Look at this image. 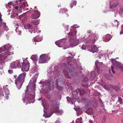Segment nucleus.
I'll return each mask as SVG.
<instances>
[{"label": "nucleus", "mask_w": 123, "mask_h": 123, "mask_svg": "<svg viewBox=\"0 0 123 123\" xmlns=\"http://www.w3.org/2000/svg\"><path fill=\"white\" fill-rule=\"evenodd\" d=\"M39 74V73L37 72L33 76L27 87L25 93L23 94V98L22 99V100L26 105L34 102V91L36 88L35 83Z\"/></svg>", "instance_id": "nucleus-1"}, {"label": "nucleus", "mask_w": 123, "mask_h": 123, "mask_svg": "<svg viewBox=\"0 0 123 123\" xmlns=\"http://www.w3.org/2000/svg\"><path fill=\"white\" fill-rule=\"evenodd\" d=\"M58 69L57 66H55L53 72H52L51 68L48 69V75L49 78L45 81H41L39 83V84L42 85L44 89H45L48 90L50 91L54 89L55 83L52 77H53L54 76H58L60 74V71L58 70Z\"/></svg>", "instance_id": "nucleus-2"}, {"label": "nucleus", "mask_w": 123, "mask_h": 123, "mask_svg": "<svg viewBox=\"0 0 123 123\" xmlns=\"http://www.w3.org/2000/svg\"><path fill=\"white\" fill-rule=\"evenodd\" d=\"M63 25L66 29L65 31L66 34L65 37L66 38H69L70 45L71 46H76L78 45L79 42L78 40L76 39V35L77 31H76L75 28L78 27L79 26L77 25H74L71 26V29L68 30V25H67L65 23L63 24Z\"/></svg>", "instance_id": "nucleus-3"}, {"label": "nucleus", "mask_w": 123, "mask_h": 123, "mask_svg": "<svg viewBox=\"0 0 123 123\" xmlns=\"http://www.w3.org/2000/svg\"><path fill=\"white\" fill-rule=\"evenodd\" d=\"M13 48L12 45L8 43L0 48V64L3 65L8 60V55L13 54Z\"/></svg>", "instance_id": "nucleus-4"}, {"label": "nucleus", "mask_w": 123, "mask_h": 123, "mask_svg": "<svg viewBox=\"0 0 123 123\" xmlns=\"http://www.w3.org/2000/svg\"><path fill=\"white\" fill-rule=\"evenodd\" d=\"M50 105L48 107L47 105H43L44 110H47L48 109H50V112H49L47 113L46 110H43L44 114L43 116L45 117H50L54 112H55L58 115H61L63 113V111L59 109V105H57L56 102L53 101L50 102Z\"/></svg>", "instance_id": "nucleus-5"}, {"label": "nucleus", "mask_w": 123, "mask_h": 123, "mask_svg": "<svg viewBox=\"0 0 123 123\" xmlns=\"http://www.w3.org/2000/svg\"><path fill=\"white\" fill-rule=\"evenodd\" d=\"M25 76L26 73L24 72L20 74L18 77L16 75L14 76V77L15 79V83L18 89L19 90L21 88L24 81Z\"/></svg>", "instance_id": "nucleus-6"}, {"label": "nucleus", "mask_w": 123, "mask_h": 123, "mask_svg": "<svg viewBox=\"0 0 123 123\" xmlns=\"http://www.w3.org/2000/svg\"><path fill=\"white\" fill-rule=\"evenodd\" d=\"M68 40V43H67L66 42V38H63L62 39L59 40L56 42H55V44L57 45L58 47H63L64 45H66L68 47L66 48H63L64 49H67V48L69 47L68 46L70 47H73L74 46H71L70 45V43L69 42V38Z\"/></svg>", "instance_id": "nucleus-7"}, {"label": "nucleus", "mask_w": 123, "mask_h": 123, "mask_svg": "<svg viewBox=\"0 0 123 123\" xmlns=\"http://www.w3.org/2000/svg\"><path fill=\"white\" fill-rule=\"evenodd\" d=\"M25 60L23 58L17 60L13 62L10 65V67L12 68H20L22 66V63L24 62Z\"/></svg>", "instance_id": "nucleus-8"}, {"label": "nucleus", "mask_w": 123, "mask_h": 123, "mask_svg": "<svg viewBox=\"0 0 123 123\" xmlns=\"http://www.w3.org/2000/svg\"><path fill=\"white\" fill-rule=\"evenodd\" d=\"M92 35L91 34L86 38L83 40V42L85 43L88 44H94L95 40L98 39V36L97 35H95V37L93 40L92 38Z\"/></svg>", "instance_id": "nucleus-9"}, {"label": "nucleus", "mask_w": 123, "mask_h": 123, "mask_svg": "<svg viewBox=\"0 0 123 123\" xmlns=\"http://www.w3.org/2000/svg\"><path fill=\"white\" fill-rule=\"evenodd\" d=\"M66 69H65L63 71V73L64 75L66 76H68L69 78H72L76 74L72 70L73 68L71 67L68 68V69L66 68Z\"/></svg>", "instance_id": "nucleus-10"}, {"label": "nucleus", "mask_w": 123, "mask_h": 123, "mask_svg": "<svg viewBox=\"0 0 123 123\" xmlns=\"http://www.w3.org/2000/svg\"><path fill=\"white\" fill-rule=\"evenodd\" d=\"M50 58L47 54H42L40 56L39 63H45Z\"/></svg>", "instance_id": "nucleus-11"}, {"label": "nucleus", "mask_w": 123, "mask_h": 123, "mask_svg": "<svg viewBox=\"0 0 123 123\" xmlns=\"http://www.w3.org/2000/svg\"><path fill=\"white\" fill-rule=\"evenodd\" d=\"M29 63L28 61L26 59H25L24 62L22 63V70L23 71H27L29 69Z\"/></svg>", "instance_id": "nucleus-12"}, {"label": "nucleus", "mask_w": 123, "mask_h": 123, "mask_svg": "<svg viewBox=\"0 0 123 123\" xmlns=\"http://www.w3.org/2000/svg\"><path fill=\"white\" fill-rule=\"evenodd\" d=\"M4 90L0 86V94L2 93V95L4 96H5L7 99H8L9 98V90L7 88L5 87L3 88Z\"/></svg>", "instance_id": "nucleus-13"}, {"label": "nucleus", "mask_w": 123, "mask_h": 123, "mask_svg": "<svg viewBox=\"0 0 123 123\" xmlns=\"http://www.w3.org/2000/svg\"><path fill=\"white\" fill-rule=\"evenodd\" d=\"M111 61L112 62L113 65H114L115 66L116 68L117 69L120 68L121 70L123 72V67L120 68L121 64L120 62L116 61L115 59L113 58L111 59Z\"/></svg>", "instance_id": "nucleus-14"}, {"label": "nucleus", "mask_w": 123, "mask_h": 123, "mask_svg": "<svg viewBox=\"0 0 123 123\" xmlns=\"http://www.w3.org/2000/svg\"><path fill=\"white\" fill-rule=\"evenodd\" d=\"M1 14L0 13V29L2 26L5 31H7L9 30V29L6 25V23L4 22H2V19L1 18Z\"/></svg>", "instance_id": "nucleus-15"}, {"label": "nucleus", "mask_w": 123, "mask_h": 123, "mask_svg": "<svg viewBox=\"0 0 123 123\" xmlns=\"http://www.w3.org/2000/svg\"><path fill=\"white\" fill-rule=\"evenodd\" d=\"M40 13L38 11H35L33 14L31 16V18L33 19H36L38 18L40 16Z\"/></svg>", "instance_id": "nucleus-16"}, {"label": "nucleus", "mask_w": 123, "mask_h": 123, "mask_svg": "<svg viewBox=\"0 0 123 123\" xmlns=\"http://www.w3.org/2000/svg\"><path fill=\"white\" fill-rule=\"evenodd\" d=\"M99 46H97L96 45H94L92 47L91 49L89 50V51L91 52H92L93 53L98 52L99 50Z\"/></svg>", "instance_id": "nucleus-17"}, {"label": "nucleus", "mask_w": 123, "mask_h": 123, "mask_svg": "<svg viewBox=\"0 0 123 123\" xmlns=\"http://www.w3.org/2000/svg\"><path fill=\"white\" fill-rule=\"evenodd\" d=\"M111 37V36L110 35L107 34L103 37V41L105 42H108L110 40Z\"/></svg>", "instance_id": "nucleus-18"}, {"label": "nucleus", "mask_w": 123, "mask_h": 123, "mask_svg": "<svg viewBox=\"0 0 123 123\" xmlns=\"http://www.w3.org/2000/svg\"><path fill=\"white\" fill-rule=\"evenodd\" d=\"M62 81H58V79H57L55 80V84L56 85V87L57 89L59 90L60 91L62 90V87L59 86V85H60L61 84V83Z\"/></svg>", "instance_id": "nucleus-19"}, {"label": "nucleus", "mask_w": 123, "mask_h": 123, "mask_svg": "<svg viewBox=\"0 0 123 123\" xmlns=\"http://www.w3.org/2000/svg\"><path fill=\"white\" fill-rule=\"evenodd\" d=\"M43 39V37L41 36L39 37V35H38L34 37L33 39V41L35 42H38L41 41Z\"/></svg>", "instance_id": "nucleus-20"}, {"label": "nucleus", "mask_w": 123, "mask_h": 123, "mask_svg": "<svg viewBox=\"0 0 123 123\" xmlns=\"http://www.w3.org/2000/svg\"><path fill=\"white\" fill-rule=\"evenodd\" d=\"M43 39V37L41 36L39 37V35H38L34 37L33 39V41L35 42H38L41 41Z\"/></svg>", "instance_id": "nucleus-21"}, {"label": "nucleus", "mask_w": 123, "mask_h": 123, "mask_svg": "<svg viewBox=\"0 0 123 123\" xmlns=\"http://www.w3.org/2000/svg\"><path fill=\"white\" fill-rule=\"evenodd\" d=\"M67 99L68 102L72 104H73L74 103V101L75 99V98L72 97V98H70L68 97H67Z\"/></svg>", "instance_id": "nucleus-22"}, {"label": "nucleus", "mask_w": 123, "mask_h": 123, "mask_svg": "<svg viewBox=\"0 0 123 123\" xmlns=\"http://www.w3.org/2000/svg\"><path fill=\"white\" fill-rule=\"evenodd\" d=\"M66 59L67 60V62L68 63V68L71 67V62L72 59V58L71 57H67Z\"/></svg>", "instance_id": "nucleus-23"}, {"label": "nucleus", "mask_w": 123, "mask_h": 123, "mask_svg": "<svg viewBox=\"0 0 123 123\" xmlns=\"http://www.w3.org/2000/svg\"><path fill=\"white\" fill-rule=\"evenodd\" d=\"M95 63L96 66L98 68H101L103 66V64L102 62H99L97 61Z\"/></svg>", "instance_id": "nucleus-24"}, {"label": "nucleus", "mask_w": 123, "mask_h": 123, "mask_svg": "<svg viewBox=\"0 0 123 123\" xmlns=\"http://www.w3.org/2000/svg\"><path fill=\"white\" fill-rule=\"evenodd\" d=\"M74 109L76 111L77 114L78 115L81 114L82 112V111L79 107H78L76 108H74Z\"/></svg>", "instance_id": "nucleus-25"}, {"label": "nucleus", "mask_w": 123, "mask_h": 123, "mask_svg": "<svg viewBox=\"0 0 123 123\" xmlns=\"http://www.w3.org/2000/svg\"><path fill=\"white\" fill-rule=\"evenodd\" d=\"M37 57L36 55H33L31 57V58L32 60L34 62V63L35 64H36V61H37Z\"/></svg>", "instance_id": "nucleus-26"}, {"label": "nucleus", "mask_w": 123, "mask_h": 123, "mask_svg": "<svg viewBox=\"0 0 123 123\" xmlns=\"http://www.w3.org/2000/svg\"><path fill=\"white\" fill-rule=\"evenodd\" d=\"M96 76L95 72L94 71H93L91 73V75L90 76V80H92Z\"/></svg>", "instance_id": "nucleus-27"}, {"label": "nucleus", "mask_w": 123, "mask_h": 123, "mask_svg": "<svg viewBox=\"0 0 123 123\" xmlns=\"http://www.w3.org/2000/svg\"><path fill=\"white\" fill-rule=\"evenodd\" d=\"M105 77L107 80H110L111 79L112 77H113V75H111V74H105Z\"/></svg>", "instance_id": "nucleus-28"}, {"label": "nucleus", "mask_w": 123, "mask_h": 123, "mask_svg": "<svg viewBox=\"0 0 123 123\" xmlns=\"http://www.w3.org/2000/svg\"><path fill=\"white\" fill-rule=\"evenodd\" d=\"M79 93L81 96H82L86 92L83 89H78Z\"/></svg>", "instance_id": "nucleus-29"}, {"label": "nucleus", "mask_w": 123, "mask_h": 123, "mask_svg": "<svg viewBox=\"0 0 123 123\" xmlns=\"http://www.w3.org/2000/svg\"><path fill=\"white\" fill-rule=\"evenodd\" d=\"M37 69L35 66L32 69H31L30 71L31 73H35V72L38 73L37 71Z\"/></svg>", "instance_id": "nucleus-30"}, {"label": "nucleus", "mask_w": 123, "mask_h": 123, "mask_svg": "<svg viewBox=\"0 0 123 123\" xmlns=\"http://www.w3.org/2000/svg\"><path fill=\"white\" fill-rule=\"evenodd\" d=\"M40 23V20L39 19H37L34 21L32 22H31V24L34 25H37L39 24Z\"/></svg>", "instance_id": "nucleus-31"}, {"label": "nucleus", "mask_w": 123, "mask_h": 123, "mask_svg": "<svg viewBox=\"0 0 123 123\" xmlns=\"http://www.w3.org/2000/svg\"><path fill=\"white\" fill-rule=\"evenodd\" d=\"M119 4L117 2H115L113 3L111 6H110V9H112L115 7H116Z\"/></svg>", "instance_id": "nucleus-32"}, {"label": "nucleus", "mask_w": 123, "mask_h": 123, "mask_svg": "<svg viewBox=\"0 0 123 123\" xmlns=\"http://www.w3.org/2000/svg\"><path fill=\"white\" fill-rule=\"evenodd\" d=\"M68 11V10L66 9H64V8L61 9L60 10V12H61L63 14L64 13H65L67 15L66 12Z\"/></svg>", "instance_id": "nucleus-33"}, {"label": "nucleus", "mask_w": 123, "mask_h": 123, "mask_svg": "<svg viewBox=\"0 0 123 123\" xmlns=\"http://www.w3.org/2000/svg\"><path fill=\"white\" fill-rule=\"evenodd\" d=\"M61 66L62 67V68H63L62 70H63L64 68H65V69L63 70H64L65 69H66V68H67V69H68V67H67V65H66V64L64 63H62L61 64Z\"/></svg>", "instance_id": "nucleus-34"}, {"label": "nucleus", "mask_w": 123, "mask_h": 123, "mask_svg": "<svg viewBox=\"0 0 123 123\" xmlns=\"http://www.w3.org/2000/svg\"><path fill=\"white\" fill-rule=\"evenodd\" d=\"M82 118L80 117V118H77L76 120L75 123H82Z\"/></svg>", "instance_id": "nucleus-35"}, {"label": "nucleus", "mask_w": 123, "mask_h": 123, "mask_svg": "<svg viewBox=\"0 0 123 123\" xmlns=\"http://www.w3.org/2000/svg\"><path fill=\"white\" fill-rule=\"evenodd\" d=\"M15 26H16V25ZM15 27L16 28V29L15 30L16 32L19 35H21V31L19 30L18 27Z\"/></svg>", "instance_id": "nucleus-36"}, {"label": "nucleus", "mask_w": 123, "mask_h": 123, "mask_svg": "<svg viewBox=\"0 0 123 123\" xmlns=\"http://www.w3.org/2000/svg\"><path fill=\"white\" fill-rule=\"evenodd\" d=\"M88 79L87 77H85L83 80L84 84H87L88 82Z\"/></svg>", "instance_id": "nucleus-37"}, {"label": "nucleus", "mask_w": 123, "mask_h": 123, "mask_svg": "<svg viewBox=\"0 0 123 123\" xmlns=\"http://www.w3.org/2000/svg\"><path fill=\"white\" fill-rule=\"evenodd\" d=\"M88 47V46L87 45L83 44L81 48L82 50H85L87 49Z\"/></svg>", "instance_id": "nucleus-38"}, {"label": "nucleus", "mask_w": 123, "mask_h": 123, "mask_svg": "<svg viewBox=\"0 0 123 123\" xmlns=\"http://www.w3.org/2000/svg\"><path fill=\"white\" fill-rule=\"evenodd\" d=\"M76 3L77 2L76 1L74 0L72 1L70 5V7L71 8H72L73 6V3L74 5H75L76 4Z\"/></svg>", "instance_id": "nucleus-39"}, {"label": "nucleus", "mask_w": 123, "mask_h": 123, "mask_svg": "<svg viewBox=\"0 0 123 123\" xmlns=\"http://www.w3.org/2000/svg\"><path fill=\"white\" fill-rule=\"evenodd\" d=\"M31 26L29 24H28L24 26V28L25 29H28L31 28Z\"/></svg>", "instance_id": "nucleus-40"}, {"label": "nucleus", "mask_w": 123, "mask_h": 123, "mask_svg": "<svg viewBox=\"0 0 123 123\" xmlns=\"http://www.w3.org/2000/svg\"><path fill=\"white\" fill-rule=\"evenodd\" d=\"M119 22L117 21V20H115L114 21V26L117 25V26H118V24H119Z\"/></svg>", "instance_id": "nucleus-41"}, {"label": "nucleus", "mask_w": 123, "mask_h": 123, "mask_svg": "<svg viewBox=\"0 0 123 123\" xmlns=\"http://www.w3.org/2000/svg\"><path fill=\"white\" fill-rule=\"evenodd\" d=\"M78 93H79L78 89H77V90L73 92L72 93V94L74 95H75Z\"/></svg>", "instance_id": "nucleus-42"}, {"label": "nucleus", "mask_w": 123, "mask_h": 123, "mask_svg": "<svg viewBox=\"0 0 123 123\" xmlns=\"http://www.w3.org/2000/svg\"><path fill=\"white\" fill-rule=\"evenodd\" d=\"M119 87L118 86H114L113 87V89H114L116 91H118L119 89Z\"/></svg>", "instance_id": "nucleus-43"}, {"label": "nucleus", "mask_w": 123, "mask_h": 123, "mask_svg": "<svg viewBox=\"0 0 123 123\" xmlns=\"http://www.w3.org/2000/svg\"><path fill=\"white\" fill-rule=\"evenodd\" d=\"M113 12L115 14L114 16L115 17H116L117 15L119 13V12H118L117 10H115L114 11H113Z\"/></svg>", "instance_id": "nucleus-44"}, {"label": "nucleus", "mask_w": 123, "mask_h": 123, "mask_svg": "<svg viewBox=\"0 0 123 123\" xmlns=\"http://www.w3.org/2000/svg\"><path fill=\"white\" fill-rule=\"evenodd\" d=\"M106 54H99L98 55V57L99 58H101V57L103 55H105Z\"/></svg>", "instance_id": "nucleus-45"}, {"label": "nucleus", "mask_w": 123, "mask_h": 123, "mask_svg": "<svg viewBox=\"0 0 123 123\" xmlns=\"http://www.w3.org/2000/svg\"><path fill=\"white\" fill-rule=\"evenodd\" d=\"M118 100L120 104H122V99L121 98V97L118 98Z\"/></svg>", "instance_id": "nucleus-46"}, {"label": "nucleus", "mask_w": 123, "mask_h": 123, "mask_svg": "<svg viewBox=\"0 0 123 123\" xmlns=\"http://www.w3.org/2000/svg\"><path fill=\"white\" fill-rule=\"evenodd\" d=\"M106 117H104L102 121V123H105L106 121Z\"/></svg>", "instance_id": "nucleus-47"}, {"label": "nucleus", "mask_w": 123, "mask_h": 123, "mask_svg": "<svg viewBox=\"0 0 123 123\" xmlns=\"http://www.w3.org/2000/svg\"><path fill=\"white\" fill-rule=\"evenodd\" d=\"M120 34H123V24L122 25V29Z\"/></svg>", "instance_id": "nucleus-48"}, {"label": "nucleus", "mask_w": 123, "mask_h": 123, "mask_svg": "<svg viewBox=\"0 0 123 123\" xmlns=\"http://www.w3.org/2000/svg\"><path fill=\"white\" fill-rule=\"evenodd\" d=\"M111 70L112 71L113 73V74H115V72L113 70L114 68H113V67L112 66V65L111 66Z\"/></svg>", "instance_id": "nucleus-49"}, {"label": "nucleus", "mask_w": 123, "mask_h": 123, "mask_svg": "<svg viewBox=\"0 0 123 123\" xmlns=\"http://www.w3.org/2000/svg\"><path fill=\"white\" fill-rule=\"evenodd\" d=\"M60 119H58L55 122V123H60Z\"/></svg>", "instance_id": "nucleus-50"}, {"label": "nucleus", "mask_w": 123, "mask_h": 123, "mask_svg": "<svg viewBox=\"0 0 123 123\" xmlns=\"http://www.w3.org/2000/svg\"><path fill=\"white\" fill-rule=\"evenodd\" d=\"M8 72L9 73L11 74L13 73V70H12L9 69L8 70Z\"/></svg>", "instance_id": "nucleus-51"}, {"label": "nucleus", "mask_w": 123, "mask_h": 123, "mask_svg": "<svg viewBox=\"0 0 123 123\" xmlns=\"http://www.w3.org/2000/svg\"><path fill=\"white\" fill-rule=\"evenodd\" d=\"M82 85L84 87H85L86 88H88V85L87 84H86V85L82 84Z\"/></svg>", "instance_id": "nucleus-52"}, {"label": "nucleus", "mask_w": 123, "mask_h": 123, "mask_svg": "<svg viewBox=\"0 0 123 123\" xmlns=\"http://www.w3.org/2000/svg\"><path fill=\"white\" fill-rule=\"evenodd\" d=\"M97 72L98 73H99L100 72H101V71L100 70V69L98 68H97Z\"/></svg>", "instance_id": "nucleus-53"}, {"label": "nucleus", "mask_w": 123, "mask_h": 123, "mask_svg": "<svg viewBox=\"0 0 123 123\" xmlns=\"http://www.w3.org/2000/svg\"><path fill=\"white\" fill-rule=\"evenodd\" d=\"M16 16V15L15 14L12 15L11 16V18H14Z\"/></svg>", "instance_id": "nucleus-54"}, {"label": "nucleus", "mask_w": 123, "mask_h": 123, "mask_svg": "<svg viewBox=\"0 0 123 123\" xmlns=\"http://www.w3.org/2000/svg\"><path fill=\"white\" fill-rule=\"evenodd\" d=\"M70 53L72 56H74L75 55V54L74 53Z\"/></svg>", "instance_id": "nucleus-55"}, {"label": "nucleus", "mask_w": 123, "mask_h": 123, "mask_svg": "<svg viewBox=\"0 0 123 123\" xmlns=\"http://www.w3.org/2000/svg\"><path fill=\"white\" fill-rule=\"evenodd\" d=\"M111 96L112 97L114 98H115L116 97V95L115 94H111Z\"/></svg>", "instance_id": "nucleus-56"}, {"label": "nucleus", "mask_w": 123, "mask_h": 123, "mask_svg": "<svg viewBox=\"0 0 123 123\" xmlns=\"http://www.w3.org/2000/svg\"><path fill=\"white\" fill-rule=\"evenodd\" d=\"M9 4H10L11 5H13V3L12 2H9L8 3V5H9Z\"/></svg>", "instance_id": "nucleus-57"}, {"label": "nucleus", "mask_w": 123, "mask_h": 123, "mask_svg": "<svg viewBox=\"0 0 123 123\" xmlns=\"http://www.w3.org/2000/svg\"><path fill=\"white\" fill-rule=\"evenodd\" d=\"M86 113H87L88 115H91L93 113H92V112H88V111H86Z\"/></svg>", "instance_id": "nucleus-58"}, {"label": "nucleus", "mask_w": 123, "mask_h": 123, "mask_svg": "<svg viewBox=\"0 0 123 123\" xmlns=\"http://www.w3.org/2000/svg\"><path fill=\"white\" fill-rule=\"evenodd\" d=\"M87 32L88 33H91V30H89L87 31Z\"/></svg>", "instance_id": "nucleus-59"}, {"label": "nucleus", "mask_w": 123, "mask_h": 123, "mask_svg": "<svg viewBox=\"0 0 123 123\" xmlns=\"http://www.w3.org/2000/svg\"><path fill=\"white\" fill-rule=\"evenodd\" d=\"M18 6H16L15 7V8L16 10H18Z\"/></svg>", "instance_id": "nucleus-60"}, {"label": "nucleus", "mask_w": 123, "mask_h": 123, "mask_svg": "<svg viewBox=\"0 0 123 123\" xmlns=\"http://www.w3.org/2000/svg\"><path fill=\"white\" fill-rule=\"evenodd\" d=\"M89 123H93V121L90 120L89 121Z\"/></svg>", "instance_id": "nucleus-61"}, {"label": "nucleus", "mask_w": 123, "mask_h": 123, "mask_svg": "<svg viewBox=\"0 0 123 123\" xmlns=\"http://www.w3.org/2000/svg\"><path fill=\"white\" fill-rule=\"evenodd\" d=\"M120 11H123V8H121L120 9Z\"/></svg>", "instance_id": "nucleus-62"}, {"label": "nucleus", "mask_w": 123, "mask_h": 123, "mask_svg": "<svg viewBox=\"0 0 123 123\" xmlns=\"http://www.w3.org/2000/svg\"><path fill=\"white\" fill-rule=\"evenodd\" d=\"M28 31H30V32L31 33H32V32H33V31L31 30V31H30V30H28Z\"/></svg>", "instance_id": "nucleus-63"}, {"label": "nucleus", "mask_w": 123, "mask_h": 123, "mask_svg": "<svg viewBox=\"0 0 123 123\" xmlns=\"http://www.w3.org/2000/svg\"><path fill=\"white\" fill-rule=\"evenodd\" d=\"M23 5L24 6H25V3H23Z\"/></svg>", "instance_id": "nucleus-64"}]
</instances>
